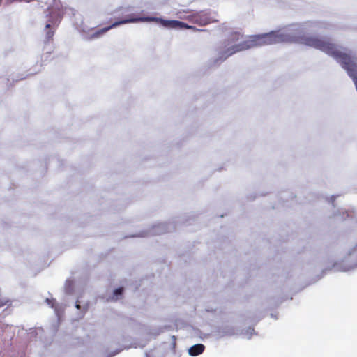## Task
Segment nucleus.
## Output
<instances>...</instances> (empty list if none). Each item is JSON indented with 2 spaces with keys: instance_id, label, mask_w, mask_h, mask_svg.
<instances>
[{
  "instance_id": "1",
  "label": "nucleus",
  "mask_w": 357,
  "mask_h": 357,
  "mask_svg": "<svg viewBox=\"0 0 357 357\" xmlns=\"http://www.w3.org/2000/svg\"><path fill=\"white\" fill-rule=\"evenodd\" d=\"M138 22H154L159 23L160 25L165 28L168 29H192L197 30V29L191 25H189L185 22L178 21V20H164L160 17H136L134 15H128L125 19L119 20L113 23L112 25L102 28L96 32H95L92 35V38H98L100 35L106 33L107 31L111 29L116 27L121 24H124L127 23H133Z\"/></svg>"
},
{
  "instance_id": "2",
  "label": "nucleus",
  "mask_w": 357,
  "mask_h": 357,
  "mask_svg": "<svg viewBox=\"0 0 357 357\" xmlns=\"http://www.w3.org/2000/svg\"><path fill=\"white\" fill-rule=\"evenodd\" d=\"M188 15H181V12L179 13V18L188 21L192 24H196L199 26H206L207 24L216 22L218 20L215 17L218 16L216 13L213 15L211 12L201 10L198 12H185Z\"/></svg>"
},
{
  "instance_id": "3",
  "label": "nucleus",
  "mask_w": 357,
  "mask_h": 357,
  "mask_svg": "<svg viewBox=\"0 0 357 357\" xmlns=\"http://www.w3.org/2000/svg\"><path fill=\"white\" fill-rule=\"evenodd\" d=\"M205 346L202 344H197L188 349V353L192 356H196L201 354H202L204 351Z\"/></svg>"
},
{
  "instance_id": "4",
  "label": "nucleus",
  "mask_w": 357,
  "mask_h": 357,
  "mask_svg": "<svg viewBox=\"0 0 357 357\" xmlns=\"http://www.w3.org/2000/svg\"><path fill=\"white\" fill-rule=\"evenodd\" d=\"M123 292V287H119L116 289L114 291V296H116V299H118V296H121Z\"/></svg>"
},
{
  "instance_id": "5",
  "label": "nucleus",
  "mask_w": 357,
  "mask_h": 357,
  "mask_svg": "<svg viewBox=\"0 0 357 357\" xmlns=\"http://www.w3.org/2000/svg\"><path fill=\"white\" fill-rule=\"evenodd\" d=\"M54 31L48 30L46 33V38L47 41L52 40L54 36Z\"/></svg>"
},
{
  "instance_id": "6",
  "label": "nucleus",
  "mask_w": 357,
  "mask_h": 357,
  "mask_svg": "<svg viewBox=\"0 0 357 357\" xmlns=\"http://www.w3.org/2000/svg\"><path fill=\"white\" fill-rule=\"evenodd\" d=\"M241 36V33L239 32H235L234 33H232L231 36H232V39L233 40H237L239 39V37Z\"/></svg>"
},
{
  "instance_id": "7",
  "label": "nucleus",
  "mask_w": 357,
  "mask_h": 357,
  "mask_svg": "<svg viewBox=\"0 0 357 357\" xmlns=\"http://www.w3.org/2000/svg\"><path fill=\"white\" fill-rule=\"evenodd\" d=\"M75 307H76V308H77V309H80V305H79V302H78V301H77V302H76Z\"/></svg>"
},
{
  "instance_id": "8",
  "label": "nucleus",
  "mask_w": 357,
  "mask_h": 357,
  "mask_svg": "<svg viewBox=\"0 0 357 357\" xmlns=\"http://www.w3.org/2000/svg\"><path fill=\"white\" fill-rule=\"evenodd\" d=\"M50 24H47L46 25V29H50Z\"/></svg>"
},
{
  "instance_id": "9",
  "label": "nucleus",
  "mask_w": 357,
  "mask_h": 357,
  "mask_svg": "<svg viewBox=\"0 0 357 357\" xmlns=\"http://www.w3.org/2000/svg\"><path fill=\"white\" fill-rule=\"evenodd\" d=\"M4 304L3 303H0V307L3 306Z\"/></svg>"
}]
</instances>
